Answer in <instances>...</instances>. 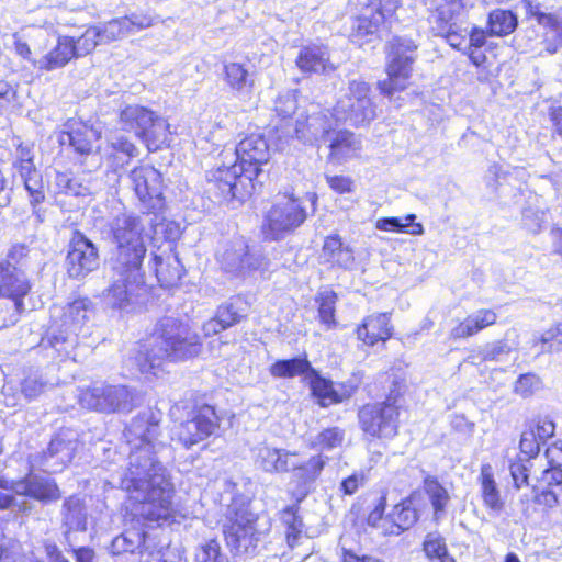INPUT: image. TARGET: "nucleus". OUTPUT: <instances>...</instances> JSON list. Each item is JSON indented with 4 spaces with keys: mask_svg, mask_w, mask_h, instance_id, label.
Listing matches in <instances>:
<instances>
[{
    "mask_svg": "<svg viewBox=\"0 0 562 562\" xmlns=\"http://www.w3.org/2000/svg\"><path fill=\"white\" fill-rule=\"evenodd\" d=\"M77 445V437L74 431L64 430L57 434L50 440L47 451L44 452L45 471H60L72 460Z\"/></svg>",
    "mask_w": 562,
    "mask_h": 562,
    "instance_id": "19",
    "label": "nucleus"
},
{
    "mask_svg": "<svg viewBox=\"0 0 562 562\" xmlns=\"http://www.w3.org/2000/svg\"><path fill=\"white\" fill-rule=\"evenodd\" d=\"M224 535L227 546L236 553H254L259 541V533L252 521L241 524L236 520L224 529Z\"/></svg>",
    "mask_w": 562,
    "mask_h": 562,
    "instance_id": "21",
    "label": "nucleus"
},
{
    "mask_svg": "<svg viewBox=\"0 0 562 562\" xmlns=\"http://www.w3.org/2000/svg\"><path fill=\"white\" fill-rule=\"evenodd\" d=\"M265 258L249 249L243 237L227 243L218 255L222 269L236 277H246L259 270L263 266Z\"/></svg>",
    "mask_w": 562,
    "mask_h": 562,
    "instance_id": "14",
    "label": "nucleus"
},
{
    "mask_svg": "<svg viewBox=\"0 0 562 562\" xmlns=\"http://www.w3.org/2000/svg\"><path fill=\"white\" fill-rule=\"evenodd\" d=\"M419 497V493L414 492L400 504L394 506L392 512L389 514V519L392 526L390 530L385 529V535L398 536L411 529L417 522L419 515L415 508V504Z\"/></svg>",
    "mask_w": 562,
    "mask_h": 562,
    "instance_id": "28",
    "label": "nucleus"
},
{
    "mask_svg": "<svg viewBox=\"0 0 562 562\" xmlns=\"http://www.w3.org/2000/svg\"><path fill=\"white\" fill-rule=\"evenodd\" d=\"M295 63L300 70L306 74H328L335 70L327 47L319 45L302 47Z\"/></svg>",
    "mask_w": 562,
    "mask_h": 562,
    "instance_id": "29",
    "label": "nucleus"
},
{
    "mask_svg": "<svg viewBox=\"0 0 562 562\" xmlns=\"http://www.w3.org/2000/svg\"><path fill=\"white\" fill-rule=\"evenodd\" d=\"M327 462L328 457L323 453H317L311 457L302 464H296L293 461V465H291L292 479L296 483L299 493L303 497L308 494L312 485L321 476Z\"/></svg>",
    "mask_w": 562,
    "mask_h": 562,
    "instance_id": "25",
    "label": "nucleus"
},
{
    "mask_svg": "<svg viewBox=\"0 0 562 562\" xmlns=\"http://www.w3.org/2000/svg\"><path fill=\"white\" fill-rule=\"evenodd\" d=\"M24 187L29 192L31 203L33 205L42 203L45 199L44 186L42 177L37 169L27 176H21Z\"/></svg>",
    "mask_w": 562,
    "mask_h": 562,
    "instance_id": "57",
    "label": "nucleus"
},
{
    "mask_svg": "<svg viewBox=\"0 0 562 562\" xmlns=\"http://www.w3.org/2000/svg\"><path fill=\"white\" fill-rule=\"evenodd\" d=\"M217 427L218 418L214 408L204 405L194 412L191 418L180 424L177 437L189 449L209 438Z\"/></svg>",
    "mask_w": 562,
    "mask_h": 562,
    "instance_id": "17",
    "label": "nucleus"
},
{
    "mask_svg": "<svg viewBox=\"0 0 562 562\" xmlns=\"http://www.w3.org/2000/svg\"><path fill=\"white\" fill-rule=\"evenodd\" d=\"M156 277L161 286L171 288L182 277L183 267L176 255L168 254L166 257L156 255L154 257Z\"/></svg>",
    "mask_w": 562,
    "mask_h": 562,
    "instance_id": "35",
    "label": "nucleus"
},
{
    "mask_svg": "<svg viewBox=\"0 0 562 562\" xmlns=\"http://www.w3.org/2000/svg\"><path fill=\"white\" fill-rule=\"evenodd\" d=\"M546 222V213L541 210L527 207L522 211L524 226L531 233L538 234Z\"/></svg>",
    "mask_w": 562,
    "mask_h": 562,
    "instance_id": "63",
    "label": "nucleus"
},
{
    "mask_svg": "<svg viewBox=\"0 0 562 562\" xmlns=\"http://www.w3.org/2000/svg\"><path fill=\"white\" fill-rule=\"evenodd\" d=\"M305 220L306 212L301 202L283 195L267 213L265 234L267 238L278 240L301 226Z\"/></svg>",
    "mask_w": 562,
    "mask_h": 562,
    "instance_id": "12",
    "label": "nucleus"
},
{
    "mask_svg": "<svg viewBox=\"0 0 562 562\" xmlns=\"http://www.w3.org/2000/svg\"><path fill=\"white\" fill-rule=\"evenodd\" d=\"M296 456V451L260 446L256 450L255 463L267 473H286Z\"/></svg>",
    "mask_w": 562,
    "mask_h": 562,
    "instance_id": "24",
    "label": "nucleus"
},
{
    "mask_svg": "<svg viewBox=\"0 0 562 562\" xmlns=\"http://www.w3.org/2000/svg\"><path fill=\"white\" fill-rule=\"evenodd\" d=\"M55 184L59 192L68 195L87 196L91 193V190L87 184L67 172H57L55 176Z\"/></svg>",
    "mask_w": 562,
    "mask_h": 562,
    "instance_id": "50",
    "label": "nucleus"
},
{
    "mask_svg": "<svg viewBox=\"0 0 562 562\" xmlns=\"http://www.w3.org/2000/svg\"><path fill=\"white\" fill-rule=\"evenodd\" d=\"M540 443H542L537 437L536 431L533 428L526 429L521 434L519 447L521 453L526 454L528 458L531 459L538 456L540 451Z\"/></svg>",
    "mask_w": 562,
    "mask_h": 562,
    "instance_id": "60",
    "label": "nucleus"
},
{
    "mask_svg": "<svg viewBox=\"0 0 562 562\" xmlns=\"http://www.w3.org/2000/svg\"><path fill=\"white\" fill-rule=\"evenodd\" d=\"M529 465L530 460H517L513 462L509 467L510 475L514 481V485L516 488H521L522 486H527L529 484L528 477H529Z\"/></svg>",
    "mask_w": 562,
    "mask_h": 562,
    "instance_id": "61",
    "label": "nucleus"
},
{
    "mask_svg": "<svg viewBox=\"0 0 562 562\" xmlns=\"http://www.w3.org/2000/svg\"><path fill=\"white\" fill-rule=\"evenodd\" d=\"M52 318L57 327H60L59 335H54L56 342L68 341L70 336H77L78 330L88 319V302L76 300L64 307L54 306L50 311Z\"/></svg>",
    "mask_w": 562,
    "mask_h": 562,
    "instance_id": "18",
    "label": "nucleus"
},
{
    "mask_svg": "<svg viewBox=\"0 0 562 562\" xmlns=\"http://www.w3.org/2000/svg\"><path fill=\"white\" fill-rule=\"evenodd\" d=\"M109 285L102 292L103 303L119 311H132L146 292L143 266L109 262Z\"/></svg>",
    "mask_w": 562,
    "mask_h": 562,
    "instance_id": "4",
    "label": "nucleus"
},
{
    "mask_svg": "<svg viewBox=\"0 0 562 562\" xmlns=\"http://www.w3.org/2000/svg\"><path fill=\"white\" fill-rule=\"evenodd\" d=\"M323 256L327 261L342 268L351 267L355 261L352 248L345 245L338 235L329 236L325 239Z\"/></svg>",
    "mask_w": 562,
    "mask_h": 562,
    "instance_id": "38",
    "label": "nucleus"
},
{
    "mask_svg": "<svg viewBox=\"0 0 562 562\" xmlns=\"http://www.w3.org/2000/svg\"><path fill=\"white\" fill-rule=\"evenodd\" d=\"M306 380L308 381L313 395L319 400L322 406L340 403L349 396L347 394H339L334 389L333 382L322 378L315 369L310 371Z\"/></svg>",
    "mask_w": 562,
    "mask_h": 562,
    "instance_id": "37",
    "label": "nucleus"
},
{
    "mask_svg": "<svg viewBox=\"0 0 562 562\" xmlns=\"http://www.w3.org/2000/svg\"><path fill=\"white\" fill-rule=\"evenodd\" d=\"M497 315L492 310H480L469 315L450 331V337L461 339L474 336L482 329L496 323Z\"/></svg>",
    "mask_w": 562,
    "mask_h": 562,
    "instance_id": "34",
    "label": "nucleus"
},
{
    "mask_svg": "<svg viewBox=\"0 0 562 562\" xmlns=\"http://www.w3.org/2000/svg\"><path fill=\"white\" fill-rule=\"evenodd\" d=\"M149 537L140 529H127L112 540L111 552L113 554L139 553Z\"/></svg>",
    "mask_w": 562,
    "mask_h": 562,
    "instance_id": "40",
    "label": "nucleus"
},
{
    "mask_svg": "<svg viewBox=\"0 0 562 562\" xmlns=\"http://www.w3.org/2000/svg\"><path fill=\"white\" fill-rule=\"evenodd\" d=\"M542 345L541 352H559L562 351V323H558L543 331L535 344Z\"/></svg>",
    "mask_w": 562,
    "mask_h": 562,
    "instance_id": "55",
    "label": "nucleus"
},
{
    "mask_svg": "<svg viewBox=\"0 0 562 562\" xmlns=\"http://www.w3.org/2000/svg\"><path fill=\"white\" fill-rule=\"evenodd\" d=\"M331 115L337 122L353 126L373 121L376 117V105L372 101L370 86L362 80H351Z\"/></svg>",
    "mask_w": 562,
    "mask_h": 562,
    "instance_id": "7",
    "label": "nucleus"
},
{
    "mask_svg": "<svg viewBox=\"0 0 562 562\" xmlns=\"http://www.w3.org/2000/svg\"><path fill=\"white\" fill-rule=\"evenodd\" d=\"M398 407L390 400L363 405L358 413L360 428L378 438H393L398 429Z\"/></svg>",
    "mask_w": 562,
    "mask_h": 562,
    "instance_id": "13",
    "label": "nucleus"
},
{
    "mask_svg": "<svg viewBox=\"0 0 562 562\" xmlns=\"http://www.w3.org/2000/svg\"><path fill=\"white\" fill-rule=\"evenodd\" d=\"M518 25V19L509 10L495 9L488 14L487 34L490 36H506Z\"/></svg>",
    "mask_w": 562,
    "mask_h": 562,
    "instance_id": "41",
    "label": "nucleus"
},
{
    "mask_svg": "<svg viewBox=\"0 0 562 562\" xmlns=\"http://www.w3.org/2000/svg\"><path fill=\"white\" fill-rule=\"evenodd\" d=\"M326 140L329 142L328 159L338 164L357 157L362 148L361 139L347 130L329 133Z\"/></svg>",
    "mask_w": 562,
    "mask_h": 562,
    "instance_id": "23",
    "label": "nucleus"
},
{
    "mask_svg": "<svg viewBox=\"0 0 562 562\" xmlns=\"http://www.w3.org/2000/svg\"><path fill=\"white\" fill-rule=\"evenodd\" d=\"M159 420V414L147 409L126 427L124 437L131 452L127 467L119 476V486L137 504L139 516L161 524L173 516L175 508L172 484L165 467L155 457L162 447L157 440Z\"/></svg>",
    "mask_w": 562,
    "mask_h": 562,
    "instance_id": "1",
    "label": "nucleus"
},
{
    "mask_svg": "<svg viewBox=\"0 0 562 562\" xmlns=\"http://www.w3.org/2000/svg\"><path fill=\"white\" fill-rule=\"evenodd\" d=\"M102 44H109L128 36L126 22L123 18L113 19L97 26Z\"/></svg>",
    "mask_w": 562,
    "mask_h": 562,
    "instance_id": "51",
    "label": "nucleus"
},
{
    "mask_svg": "<svg viewBox=\"0 0 562 562\" xmlns=\"http://www.w3.org/2000/svg\"><path fill=\"white\" fill-rule=\"evenodd\" d=\"M316 302H318V318L319 322L326 327L331 329L336 327L337 322L335 318L337 294L331 290H325L317 294Z\"/></svg>",
    "mask_w": 562,
    "mask_h": 562,
    "instance_id": "44",
    "label": "nucleus"
},
{
    "mask_svg": "<svg viewBox=\"0 0 562 562\" xmlns=\"http://www.w3.org/2000/svg\"><path fill=\"white\" fill-rule=\"evenodd\" d=\"M557 448H549L546 452L549 458L550 467L542 472L541 482L548 487L561 486L562 485V469L561 464L552 459V454Z\"/></svg>",
    "mask_w": 562,
    "mask_h": 562,
    "instance_id": "59",
    "label": "nucleus"
},
{
    "mask_svg": "<svg viewBox=\"0 0 562 562\" xmlns=\"http://www.w3.org/2000/svg\"><path fill=\"white\" fill-rule=\"evenodd\" d=\"M16 86L0 80V112L12 113L20 110Z\"/></svg>",
    "mask_w": 562,
    "mask_h": 562,
    "instance_id": "56",
    "label": "nucleus"
},
{
    "mask_svg": "<svg viewBox=\"0 0 562 562\" xmlns=\"http://www.w3.org/2000/svg\"><path fill=\"white\" fill-rule=\"evenodd\" d=\"M71 44L76 58L87 56L92 53L98 45L102 44L100 32L97 30V26H90L78 38L71 36Z\"/></svg>",
    "mask_w": 562,
    "mask_h": 562,
    "instance_id": "48",
    "label": "nucleus"
},
{
    "mask_svg": "<svg viewBox=\"0 0 562 562\" xmlns=\"http://www.w3.org/2000/svg\"><path fill=\"white\" fill-rule=\"evenodd\" d=\"M30 284L25 277L13 267L2 269L0 295L11 299L15 310L21 313L24 310L23 297L27 294Z\"/></svg>",
    "mask_w": 562,
    "mask_h": 562,
    "instance_id": "32",
    "label": "nucleus"
},
{
    "mask_svg": "<svg viewBox=\"0 0 562 562\" xmlns=\"http://www.w3.org/2000/svg\"><path fill=\"white\" fill-rule=\"evenodd\" d=\"M83 408L100 413L131 412L135 406L134 395L123 385L92 384L79 393Z\"/></svg>",
    "mask_w": 562,
    "mask_h": 562,
    "instance_id": "9",
    "label": "nucleus"
},
{
    "mask_svg": "<svg viewBox=\"0 0 562 562\" xmlns=\"http://www.w3.org/2000/svg\"><path fill=\"white\" fill-rule=\"evenodd\" d=\"M127 180L143 210L157 212L164 209V180L156 168L147 165L135 167L127 175Z\"/></svg>",
    "mask_w": 562,
    "mask_h": 562,
    "instance_id": "10",
    "label": "nucleus"
},
{
    "mask_svg": "<svg viewBox=\"0 0 562 562\" xmlns=\"http://www.w3.org/2000/svg\"><path fill=\"white\" fill-rule=\"evenodd\" d=\"M49 40L48 34L44 31H41L36 36L34 50L35 54L42 55L33 60V67L40 71L60 69L72 58H76L72 50L71 36H59L57 43L44 53L49 46Z\"/></svg>",
    "mask_w": 562,
    "mask_h": 562,
    "instance_id": "16",
    "label": "nucleus"
},
{
    "mask_svg": "<svg viewBox=\"0 0 562 562\" xmlns=\"http://www.w3.org/2000/svg\"><path fill=\"white\" fill-rule=\"evenodd\" d=\"M111 148L113 150V159L116 158L117 154H122L128 161L131 158L137 157L139 154L138 148L124 136L113 138L111 142Z\"/></svg>",
    "mask_w": 562,
    "mask_h": 562,
    "instance_id": "64",
    "label": "nucleus"
},
{
    "mask_svg": "<svg viewBox=\"0 0 562 562\" xmlns=\"http://www.w3.org/2000/svg\"><path fill=\"white\" fill-rule=\"evenodd\" d=\"M401 1L352 0V4L359 8V13L355 18L350 34L352 42L361 44L366 36L373 35L380 25L395 13Z\"/></svg>",
    "mask_w": 562,
    "mask_h": 562,
    "instance_id": "11",
    "label": "nucleus"
},
{
    "mask_svg": "<svg viewBox=\"0 0 562 562\" xmlns=\"http://www.w3.org/2000/svg\"><path fill=\"white\" fill-rule=\"evenodd\" d=\"M333 131V122L327 112L313 111L296 120L294 133L304 144H315L326 139Z\"/></svg>",
    "mask_w": 562,
    "mask_h": 562,
    "instance_id": "20",
    "label": "nucleus"
},
{
    "mask_svg": "<svg viewBox=\"0 0 562 562\" xmlns=\"http://www.w3.org/2000/svg\"><path fill=\"white\" fill-rule=\"evenodd\" d=\"M13 167L20 176H27L35 171L34 153L32 144L21 143L15 149Z\"/></svg>",
    "mask_w": 562,
    "mask_h": 562,
    "instance_id": "53",
    "label": "nucleus"
},
{
    "mask_svg": "<svg viewBox=\"0 0 562 562\" xmlns=\"http://www.w3.org/2000/svg\"><path fill=\"white\" fill-rule=\"evenodd\" d=\"M540 386V380L536 374H521L515 383L514 391L516 394L528 397L533 394Z\"/></svg>",
    "mask_w": 562,
    "mask_h": 562,
    "instance_id": "62",
    "label": "nucleus"
},
{
    "mask_svg": "<svg viewBox=\"0 0 562 562\" xmlns=\"http://www.w3.org/2000/svg\"><path fill=\"white\" fill-rule=\"evenodd\" d=\"M224 79L233 92L240 99H247L255 85L254 75L246 65L227 63L224 65Z\"/></svg>",
    "mask_w": 562,
    "mask_h": 562,
    "instance_id": "33",
    "label": "nucleus"
},
{
    "mask_svg": "<svg viewBox=\"0 0 562 562\" xmlns=\"http://www.w3.org/2000/svg\"><path fill=\"white\" fill-rule=\"evenodd\" d=\"M123 130L134 133L148 150L161 148L168 140V123L154 111L138 105H126L120 113Z\"/></svg>",
    "mask_w": 562,
    "mask_h": 562,
    "instance_id": "6",
    "label": "nucleus"
},
{
    "mask_svg": "<svg viewBox=\"0 0 562 562\" xmlns=\"http://www.w3.org/2000/svg\"><path fill=\"white\" fill-rule=\"evenodd\" d=\"M224 162L207 175V191L220 201H243L255 191L261 166L270 159L266 138L258 134L245 137L235 150L224 151Z\"/></svg>",
    "mask_w": 562,
    "mask_h": 562,
    "instance_id": "2",
    "label": "nucleus"
},
{
    "mask_svg": "<svg viewBox=\"0 0 562 562\" xmlns=\"http://www.w3.org/2000/svg\"><path fill=\"white\" fill-rule=\"evenodd\" d=\"M281 519L286 527V541L290 547H294L303 532V521L297 516L294 507H286L281 515Z\"/></svg>",
    "mask_w": 562,
    "mask_h": 562,
    "instance_id": "52",
    "label": "nucleus"
},
{
    "mask_svg": "<svg viewBox=\"0 0 562 562\" xmlns=\"http://www.w3.org/2000/svg\"><path fill=\"white\" fill-rule=\"evenodd\" d=\"M15 492L43 503L56 502L61 497L60 490L54 480L37 475H30L16 483Z\"/></svg>",
    "mask_w": 562,
    "mask_h": 562,
    "instance_id": "27",
    "label": "nucleus"
},
{
    "mask_svg": "<svg viewBox=\"0 0 562 562\" xmlns=\"http://www.w3.org/2000/svg\"><path fill=\"white\" fill-rule=\"evenodd\" d=\"M416 45L409 40L396 37L390 43L387 79L379 82L382 94L392 97L406 88L413 70Z\"/></svg>",
    "mask_w": 562,
    "mask_h": 562,
    "instance_id": "8",
    "label": "nucleus"
},
{
    "mask_svg": "<svg viewBox=\"0 0 562 562\" xmlns=\"http://www.w3.org/2000/svg\"><path fill=\"white\" fill-rule=\"evenodd\" d=\"M98 138V132L91 126L81 122H71L68 124V130L61 133L59 142L61 145L70 146L80 155H88Z\"/></svg>",
    "mask_w": 562,
    "mask_h": 562,
    "instance_id": "30",
    "label": "nucleus"
},
{
    "mask_svg": "<svg viewBox=\"0 0 562 562\" xmlns=\"http://www.w3.org/2000/svg\"><path fill=\"white\" fill-rule=\"evenodd\" d=\"M423 490L429 498L434 508L435 518L438 519L446 513L450 502V495L447 488L438 481L436 476L426 475L423 480Z\"/></svg>",
    "mask_w": 562,
    "mask_h": 562,
    "instance_id": "39",
    "label": "nucleus"
},
{
    "mask_svg": "<svg viewBox=\"0 0 562 562\" xmlns=\"http://www.w3.org/2000/svg\"><path fill=\"white\" fill-rule=\"evenodd\" d=\"M430 9H434L429 15V22L436 35L446 36L452 46L453 33L451 32L452 19L459 8L458 0H429L427 2Z\"/></svg>",
    "mask_w": 562,
    "mask_h": 562,
    "instance_id": "26",
    "label": "nucleus"
},
{
    "mask_svg": "<svg viewBox=\"0 0 562 562\" xmlns=\"http://www.w3.org/2000/svg\"><path fill=\"white\" fill-rule=\"evenodd\" d=\"M200 336L186 323L164 317L148 339L139 346L135 361L140 373H154L164 361H183L201 351Z\"/></svg>",
    "mask_w": 562,
    "mask_h": 562,
    "instance_id": "3",
    "label": "nucleus"
},
{
    "mask_svg": "<svg viewBox=\"0 0 562 562\" xmlns=\"http://www.w3.org/2000/svg\"><path fill=\"white\" fill-rule=\"evenodd\" d=\"M60 520L64 535L83 532L88 528V508L78 495L66 497L60 507Z\"/></svg>",
    "mask_w": 562,
    "mask_h": 562,
    "instance_id": "22",
    "label": "nucleus"
},
{
    "mask_svg": "<svg viewBox=\"0 0 562 562\" xmlns=\"http://www.w3.org/2000/svg\"><path fill=\"white\" fill-rule=\"evenodd\" d=\"M100 265L99 250L81 232H74L66 257L67 273L70 278L81 280L97 270Z\"/></svg>",
    "mask_w": 562,
    "mask_h": 562,
    "instance_id": "15",
    "label": "nucleus"
},
{
    "mask_svg": "<svg viewBox=\"0 0 562 562\" xmlns=\"http://www.w3.org/2000/svg\"><path fill=\"white\" fill-rule=\"evenodd\" d=\"M423 548L431 562H456L448 553L445 538L439 532L427 533Z\"/></svg>",
    "mask_w": 562,
    "mask_h": 562,
    "instance_id": "43",
    "label": "nucleus"
},
{
    "mask_svg": "<svg viewBox=\"0 0 562 562\" xmlns=\"http://www.w3.org/2000/svg\"><path fill=\"white\" fill-rule=\"evenodd\" d=\"M313 368L305 358H293L289 360H278L271 364L269 372L274 378H294L304 374L305 379Z\"/></svg>",
    "mask_w": 562,
    "mask_h": 562,
    "instance_id": "42",
    "label": "nucleus"
},
{
    "mask_svg": "<svg viewBox=\"0 0 562 562\" xmlns=\"http://www.w3.org/2000/svg\"><path fill=\"white\" fill-rule=\"evenodd\" d=\"M243 305L244 302L240 297L232 299L220 305L215 315L218 317L220 322L224 324V327L229 328L239 323L245 316Z\"/></svg>",
    "mask_w": 562,
    "mask_h": 562,
    "instance_id": "49",
    "label": "nucleus"
},
{
    "mask_svg": "<svg viewBox=\"0 0 562 562\" xmlns=\"http://www.w3.org/2000/svg\"><path fill=\"white\" fill-rule=\"evenodd\" d=\"M167 552V544L160 543L155 537H149L139 551V562H168Z\"/></svg>",
    "mask_w": 562,
    "mask_h": 562,
    "instance_id": "54",
    "label": "nucleus"
},
{
    "mask_svg": "<svg viewBox=\"0 0 562 562\" xmlns=\"http://www.w3.org/2000/svg\"><path fill=\"white\" fill-rule=\"evenodd\" d=\"M393 327L390 324V316L386 313L374 314L366 317L357 329L358 339L368 346L378 341H385L392 336Z\"/></svg>",
    "mask_w": 562,
    "mask_h": 562,
    "instance_id": "31",
    "label": "nucleus"
},
{
    "mask_svg": "<svg viewBox=\"0 0 562 562\" xmlns=\"http://www.w3.org/2000/svg\"><path fill=\"white\" fill-rule=\"evenodd\" d=\"M111 233L116 248L109 262L143 266L147 249L142 218L130 214L119 215L111 224Z\"/></svg>",
    "mask_w": 562,
    "mask_h": 562,
    "instance_id": "5",
    "label": "nucleus"
},
{
    "mask_svg": "<svg viewBox=\"0 0 562 562\" xmlns=\"http://www.w3.org/2000/svg\"><path fill=\"white\" fill-rule=\"evenodd\" d=\"M345 431L339 427H331L322 430L310 439L308 446L319 450H331L342 445Z\"/></svg>",
    "mask_w": 562,
    "mask_h": 562,
    "instance_id": "47",
    "label": "nucleus"
},
{
    "mask_svg": "<svg viewBox=\"0 0 562 562\" xmlns=\"http://www.w3.org/2000/svg\"><path fill=\"white\" fill-rule=\"evenodd\" d=\"M512 351L510 346L505 340H497L483 346L477 355H470L468 360L472 364L483 361H503Z\"/></svg>",
    "mask_w": 562,
    "mask_h": 562,
    "instance_id": "46",
    "label": "nucleus"
},
{
    "mask_svg": "<svg viewBox=\"0 0 562 562\" xmlns=\"http://www.w3.org/2000/svg\"><path fill=\"white\" fill-rule=\"evenodd\" d=\"M416 215L408 214L404 218L383 217L376 221L375 227L385 232H407L405 228L412 226L408 233L412 235H423L424 227L419 223H414Z\"/></svg>",
    "mask_w": 562,
    "mask_h": 562,
    "instance_id": "45",
    "label": "nucleus"
},
{
    "mask_svg": "<svg viewBox=\"0 0 562 562\" xmlns=\"http://www.w3.org/2000/svg\"><path fill=\"white\" fill-rule=\"evenodd\" d=\"M195 558L198 562H228L227 558L221 552V546L215 539L202 544Z\"/></svg>",
    "mask_w": 562,
    "mask_h": 562,
    "instance_id": "58",
    "label": "nucleus"
},
{
    "mask_svg": "<svg viewBox=\"0 0 562 562\" xmlns=\"http://www.w3.org/2000/svg\"><path fill=\"white\" fill-rule=\"evenodd\" d=\"M481 495L484 505L495 513H501L504 508V502L501 492L494 480L493 470L490 464H483L480 473Z\"/></svg>",
    "mask_w": 562,
    "mask_h": 562,
    "instance_id": "36",
    "label": "nucleus"
}]
</instances>
